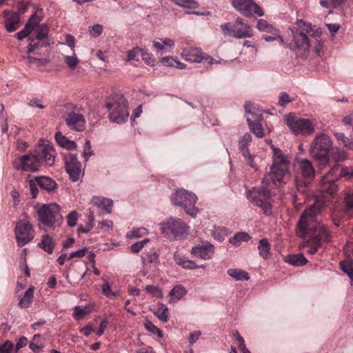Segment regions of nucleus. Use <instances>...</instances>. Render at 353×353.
<instances>
[{
    "label": "nucleus",
    "mask_w": 353,
    "mask_h": 353,
    "mask_svg": "<svg viewBox=\"0 0 353 353\" xmlns=\"http://www.w3.org/2000/svg\"><path fill=\"white\" fill-rule=\"evenodd\" d=\"M272 148V163L262 181L261 188H252L247 192L248 199L265 212L270 210L268 199L271 196L270 188L277 186L289 172L290 160L279 148Z\"/></svg>",
    "instance_id": "obj_1"
},
{
    "label": "nucleus",
    "mask_w": 353,
    "mask_h": 353,
    "mask_svg": "<svg viewBox=\"0 0 353 353\" xmlns=\"http://www.w3.org/2000/svg\"><path fill=\"white\" fill-rule=\"evenodd\" d=\"M321 208L319 203H315L306 208L297 225V235L301 238L307 239L303 248L307 249L305 252L310 254H315L323 242L330 238V232L326 227L316 219L321 212Z\"/></svg>",
    "instance_id": "obj_2"
},
{
    "label": "nucleus",
    "mask_w": 353,
    "mask_h": 353,
    "mask_svg": "<svg viewBox=\"0 0 353 353\" xmlns=\"http://www.w3.org/2000/svg\"><path fill=\"white\" fill-rule=\"evenodd\" d=\"M34 208L38 216V226L40 229L45 231L54 230L62 223L61 208L56 203L43 204L34 206Z\"/></svg>",
    "instance_id": "obj_3"
},
{
    "label": "nucleus",
    "mask_w": 353,
    "mask_h": 353,
    "mask_svg": "<svg viewBox=\"0 0 353 353\" xmlns=\"http://www.w3.org/2000/svg\"><path fill=\"white\" fill-rule=\"evenodd\" d=\"M332 148V141L329 136L321 133L316 135L310 145L309 152L311 157L318 161L323 168L330 163L329 152Z\"/></svg>",
    "instance_id": "obj_4"
},
{
    "label": "nucleus",
    "mask_w": 353,
    "mask_h": 353,
    "mask_svg": "<svg viewBox=\"0 0 353 353\" xmlns=\"http://www.w3.org/2000/svg\"><path fill=\"white\" fill-rule=\"evenodd\" d=\"M105 106L109 111V118L112 122L121 123L127 121L129 117L128 101L123 95L112 97Z\"/></svg>",
    "instance_id": "obj_5"
},
{
    "label": "nucleus",
    "mask_w": 353,
    "mask_h": 353,
    "mask_svg": "<svg viewBox=\"0 0 353 353\" xmlns=\"http://www.w3.org/2000/svg\"><path fill=\"white\" fill-rule=\"evenodd\" d=\"M171 201L173 205L182 207L188 214L196 217L199 210L195 207L197 201L195 194L185 189H179L172 194Z\"/></svg>",
    "instance_id": "obj_6"
},
{
    "label": "nucleus",
    "mask_w": 353,
    "mask_h": 353,
    "mask_svg": "<svg viewBox=\"0 0 353 353\" xmlns=\"http://www.w3.org/2000/svg\"><path fill=\"white\" fill-rule=\"evenodd\" d=\"M189 226L181 219L169 218L161 223L162 233L169 237L181 239L188 233Z\"/></svg>",
    "instance_id": "obj_7"
},
{
    "label": "nucleus",
    "mask_w": 353,
    "mask_h": 353,
    "mask_svg": "<svg viewBox=\"0 0 353 353\" xmlns=\"http://www.w3.org/2000/svg\"><path fill=\"white\" fill-rule=\"evenodd\" d=\"M285 123L288 128L296 134L307 136L314 131V126L310 119L298 117L293 114L285 116Z\"/></svg>",
    "instance_id": "obj_8"
},
{
    "label": "nucleus",
    "mask_w": 353,
    "mask_h": 353,
    "mask_svg": "<svg viewBox=\"0 0 353 353\" xmlns=\"http://www.w3.org/2000/svg\"><path fill=\"white\" fill-rule=\"evenodd\" d=\"M297 25L302 30H292L294 46L297 50H302L303 52V55L305 56L308 52L310 47V41L307 34L311 35L312 27L302 20L298 21Z\"/></svg>",
    "instance_id": "obj_9"
},
{
    "label": "nucleus",
    "mask_w": 353,
    "mask_h": 353,
    "mask_svg": "<svg viewBox=\"0 0 353 353\" xmlns=\"http://www.w3.org/2000/svg\"><path fill=\"white\" fill-rule=\"evenodd\" d=\"M14 234L17 245L22 247L34 239L33 226L28 221H19L16 223Z\"/></svg>",
    "instance_id": "obj_10"
},
{
    "label": "nucleus",
    "mask_w": 353,
    "mask_h": 353,
    "mask_svg": "<svg viewBox=\"0 0 353 353\" xmlns=\"http://www.w3.org/2000/svg\"><path fill=\"white\" fill-rule=\"evenodd\" d=\"M234 8L246 17H251L254 14L262 17L264 12L262 8L254 0H232Z\"/></svg>",
    "instance_id": "obj_11"
},
{
    "label": "nucleus",
    "mask_w": 353,
    "mask_h": 353,
    "mask_svg": "<svg viewBox=\"0 0 353 353\" xmlns=\"http://www.w3.org/2000/svg\"><path fill=\"white\" fill-rule=\"evenodd\" d=\"M13 165L16 170L32 172L38 171L41 166L34 153L19 157Z\"/></svg>",
    "instance_id": "obj_12"
},
{
    "label": "nucleus",
    "mask_w": 353,
    "mask_h": 353,
    "mask_svg": "<svg viewBox=\"0 0 353 353\" xmlns=\"http://www.w3.org/2000/svg\"><path fill=\"white\" fill-rule=\"evenodd\" d=\"M252 103L246 102L244 108L246 114V121L249 128L257 137L262 138L264 136V131L261 123V114H257L252 112L250 110Z\"/></svg>",
    "instance_id": "obj_13"
},
{
    "label": "nucleus",
    "mask_w": 353,
    "mask_h": 353,
    "mask_svg": "<svg viewBox=\"0 0 353 353\" xmlns=\"http://www.w3.org/2000/svg\"><path fill=\"white\" fill-rule=\"evenodd\" d=\"M65 168L70 179L75 182L83 175L81 164L78 161L77 155L68 153L65 155Z\"/></svg>",
    "instance_id": "obj_14"
},
{
    "label": "nucleus",
    "mask_w": 353,
    "mask_h": 353,
    "mask_svg": "<svg viewBox=\"0 0 353 353\" xmlns=\"http://www.w3.org/2000/svg\"><path fill=\"white\" fill-rule=\"evenodd\" d=\"M181 57L185 61L192 63L207 62L212 65L215 63V60L208 54L203 52L199 48H185L181 52Z\"/></svg>",
    "instance_id": "obj_15"
},
{
    "label": "nucleus",
    "mask_w": 353,
    "mask_h": 353,
    "mask_svg": "<svg viewBox=\"0 0 353 353\" xmlns=\"http://www.w3.org/2000/svg\"><path fill=\"white\" fill-rule=\"evenodd\" d=\"M34 153L39 161L40 164L45 163L48 166L54 163L55 150L49 144H39L34 150Z\"/></svg>",
    "instance_id": "obj_16"
},
{
    "label": "nucleus",
    "mask_w": 353,
    "mask_h": 353,
    "mask_svg": "<svg viewBox=\"0 0 353 353\" xmlns=\"http://www.w3.org/2000/svg\"><path fill=\"white\" fill-rule=\"evenodd\" d=\"M253 36V29L251 25L245 23L241 17H237L233 24L232 37L236 39L250 38Z\"/></svg>",
    "instance_id": "obj_17"
},
{
    "label": "nucleus",
    "mask_w": 353,
    "mask_h": 353,
    "mask_svg": "<svg viewBox=\"0 0 353 353\" xmlns=\"http://www.w3.org/2000/svg\"><path fill=\"white\" fill-rule=\"evenodd\" d=\"M190 253L192 256L203 260L211 259L214 254V246L206 241L202 245H197L192 248Z\"/></svg>",
    "instance_id": "obj_18"
},
{
    "label": "nucleus",
    "mask_w": 353,
    "mask_h": 353,
    "mask_svg": "<svg viewBox=\"0 0 353 353\" xmlns=\"http://www.w3.org/2000/svg\"><path fill=\"white\" fill-rule=\"evenodd\" d=\"M65 121L71 130L81 132L85 129V120L81 114L70 112L66 115Z\"/></svg>",
    "instance_id": "obj_19"
},
{
    "label": "nucleus",
    "mask_w": 353,
    "mask_h": 353,
    "mask_svg": "<svg viewBox=\"0 0 353 353\" xmlns=\"http://www.w3.org/2000/svg\"><path fill=\"white\" fill-rule=\"evenodd\" d=\"M3 15L5 18L4 25L7 32H12L19 28L21 21L19 13L5 10Z\"/></svg>",
    "instance_id": "obj_20"
},
{
    "label": "nucleus",
    "mask_w": 353,
    "mask_h": 353,
    "mask_svg": "<svg viewBox=\"0 0 353 353\" xmlns=\"http://www.w3.org/2000/svg\"><path fill=\"white\" fill-rule=\"evenodd\" d=\"M345 254L347 260L341 262L340 267L342 271L345 273L352 281H353V245H348L345 249Z\"/></svg>",
    "instance_id": "obj_21"
},
{
    "label": "nucleus",
    "mask_w": 353,
    "mask_h": 353,
    "mask_svg": "<svg viewBox=\"0 0 353 353\" xmlns=\"http://www.w3.org/2000/svg\"><path fill=\"white\" fill-rule=\"evenodd\" d=\"M35 38L40 43L41 47H46L50 45L48 39L49 32L48 26L46 23L37 26L33 30Z\"/></svg>",
    "instance_id": "obj_22"
},
{
    "label": "nucleus",
    "mask_w": 353,
    "mask_h": 353,
    "mask_svg": "<svg viewBox=\"0 0 353 353\" xmlns=\"http://www.w3.org/2000/svg\"><path fill=\"white\" fill-rule=\"evenodd\" d=\"M296 161L298 165V169L303 176L311 178L314 176L315 170L310 160L307 159H297Z\"/></svg>",
    "instance_id": "obj_23"
},
{
    "label": "nucleus",
    "mask_w": 353,
    "mask_h": 353,
    "mask_svg": "<svg viewBox=\"0 0 353 353\" xmlns=\"http://www.w3.org/2000/svg\"><path fill=\"white\" fill-rule=\"evenodd\" d=\"M319 190L323 193L332 195L337 192L338 185L334 179L323 177L320 183Z\"/></svg>",
    "instance_id": "obj_24"
},
{
    "label": "nucleus",
    "mask_w": 353,
    "mask_h": 353,
    "mask_svg": "<svg viewBox=\"0 0 353 353\" xmlns=\"http://www.w3.org/2000/svg\"><path fill=\"white\" fill-rule=\"evenodd\" d=\"M39 186L48 192H51L57 188V183L54 180L48 176H36Z\"/></svg>",
    "instance_id": "obj_25"
},
{
    "label": "nucleus",
    "mask_w": 353,
    "mask_h": 353,
    "mask_svg": "<svg viewBox=\"0 0 353 353\" xmlns=\"http://www.w3.org/2000/svg\"><path fill=\"white\" fill-rule=\"evenodd\" d=\"M187 294V290L181 285H176L172 288L169 293V302L176 303L181 300Z\"/></svg>",
    "instance_id": "obj_26"
},
{
    "label": "nucleus",
    "mask_w": 353,
    "mask_h": 353,
    "mask_svg": "<svg viewBox=\"0 0 353 353\" xmlns=\"http://www.w3.org/2000/svg\"><path fill=\"white\" fill-rule=\"evenodd\" d=\"M39 247L48 254H52L55 247V242L49 234H44L41 236Z\"/></svg>",
    "instance_id": "obj_27"
},
{
    "label": "nucleus",
    "mask_w": 353,
    "mask_h": 353,
    "mask_svg": "<svg viewBox=\"0 0 353 353\" xmlns=\"http://www.w3.org/2000/svg\"><path fill=\"white\" fill-rule=\"evenodd\" d=\"M92 203L94 205L104 209L108 213H110L112 211L113 202L111 199L101 196H94Z\"/></svg>",
    "instance_id": "obj_28"
},
{
    "label": "nucleus",
    "mask_w": 353,
    "mask_h": 353,
    "mask_svg": "<svg viewBox=\"0 0 353 353\" xmlns=\"http://www.w3.org/2000/svg\"><path fill=\"white\" fill-rule=\"evenodd\" d=\"M285 262L296 266L300 267L305 265L307 260L303 254H290L285 257Z\"/></svg>",
    "instance_id": "obj_29"
},
{
    "label": "nucleus",
    "mask_w": 353,
    "mask_h": 353,
    "mask_svg": "<svg viewBox=\"0 0 353 353\" xmlns=\"http://www.w3.org/2000/svg\"><path fill=\"white\" fill-rule=\"evenodd\" d=\"M152 312L161 321L166 323L168 321V308L164 304L159 303L152 309Z\"/></svg>",
    "instance_id": "obj_30"
},
{
    "label": "nucleus",
    "mask_w": 353,
    "mask_h": 353,
    "mask_svg": "<svg viewBox=\"0 0 353 353\" xmlns=\"http://www.w3.org/2000/svg\"><path fill=\"white\" fill-rule=\"evenodd\" d=\"M55 140L61 147L65 148L68 150H73L77 148V144L74 141L68 139L60 132H57L55 134Z\"/></svg>",
    "instance_id": "obj_31"
},
{
    "label": "nucleus",
    "mask_w": 353,
    "mask_h": 353,
    "mask_svg": "<svg viewBox=\"0 0 353 353\" xmlns=\"http://www.w3.org/2000/svg\"><path fill=\"white\" fill-rule=\"evenodd\" d=\"M227 273L236 281H248L250 279L248 273L241 269L230 268L228 270Z\"/></svg>",
    "instance_id": "obj_32"
},
{
    "label": "nucleus",
    "mask_w": 353,
    "mask_h": 353,
    "mask_svg": "<svg viewBox=\"0 0 353 353\" xmlns=\"http://www.w3.org/2000/svg\"><path fill=\"white\" fill-rule=\"evenodd\" d=\"M174 259L176 264L187 270L197 269L198 265L194 261L189 260L185 257L180 256L179 255L174 254Z\"/></svg>",
    "instance_id": "obj_33"
},
{
    "label": "nucleus",
    "mask_w": 353,
    "mask_h": 353,
    "mask_svg": "<svg viewBox=\"0 0 353 353\" xmlns=\"http://www.w3.org/2000/svg\"><path fill=\"white\" fill-rule=\"evenodd\" d=\"M271 246L267 239H262L258 245L259 254L264 259H268L270 254Z\"/></svg>",
    "instance_id": "obj_34"
},
{
    "label": "nucleus",
    "mask_w": 353,
    "mask_h": 353,
    "mask_svg": "<svg viewBox=\"0 0 353 353\" xmlns=\"http://www.w3.org/2000/svg\"><path fill=\"white\" fill-rule=\"evenodd\" d=\"M34 296V287L31 286L25 292L23 296L19 301V306L21 308L28 307L32 301Z\"/></svg>",
    "instance_id": "obj_35"
},
{
    "label": "nucleus",
    "mask_w": 353,
    "mask_h": 353,
    "mask_svg": "<svg viewBox=\"0 0 353 353\" xmlns=\"http://www.w3.org/2000/svg\"><path fill=\"white\" fill-rule=\"evenodd\" d=\"M251 239L250 236L243 232L236 233L234 236L229 239V242L237 247L239 246L241 242H247Z\"/></svg>",
    "instance_id": "obj_36"
},
{
    "label": "nucleus",
    "mask_w": 353,
    "mask_h": 353,
    "mask_svg": "<svg viewBox=\"0 0 353 353\" xmlns=\"http://www.w3.org/2000/svg\"><path fill=\"white\" fill-rule=\"evenodd\" d=\"M178 6L187 9H196L199 8V3L195 0H170Z\"/></svg>",
    "instance_id": "obj_37"
},
{
    "label": "nucleus",
    "mask_w": 353,
    "mask_h": 353,
    "mask_svg": "<svg viewBox=\"0 0 353 353\" xmlns=\"http://www.w3.org/2000/svg\"><path fill=\"white\" fill-rule=\"evenodd\" d=\"M63 61L72 71L74 70L79 63V59L77 58L74 52L72 56L65 55L63 57Z\"/></svg>",
    "instance_id": "obj_38"
},
{
    "label": "nucleus",
    "mask_w": 353,
    "mask_h": 353,
    "mask_svg": "<svg viewBox=\"0 0 353 353\" xmlns=\"http://www.w3.org/2000/svg\"><path fill=\"white\" fill-rule=\"evenodd\" d=\"M91 312H92V307L90 306H85L84 307H81L80 306H76L74 307L73 316L76 320H80L84 316L88 314Z\"/></svg>",
    "instance_id": "obj_39"
},
{
    "label": "nucleus",
    "mask_w": 353,
    "mask_h": 353,
    "mask_svg": "<svg viewBox=\"0 0 353 353\" xmlns=\"http://www.w3.org/2000/svg\"><path fill=\"white\" fill-rule=\"evenodd\" d=\"M239 150L244 157L246 163L251 168L256 170V165L254 161V157L250 154L248 147L239 148Z\"/></svg>",
    "instance_id": "obj_40"
},
{
    "label": "nucleus",
    "mask_w": 353,
    "mask_h": 353,
    "mask_svg": "<svg viewBox=\"0 0 353 353\" xmlns=\"http://www.w3.org/2000/svg\"><path fill=\"white\" fill-rule=\"evenodd\" d=\"M42 10H37L30 18L26 24H29V27L34 30L35 27L39 26V22L42 20Z\"/></svg>",
    "instance_id": "obj_41"
},
{
    "label": "nucleus",
    "mask_w": 353,
    "mask_h": 353,
    "mask_svg": "<svg viewBox=\"0 0 353 353\" xmlns=\"http://www.w3.org/2000/svg\"><path fill=\"white\" fill-rule=\"evenodd\" d=\"M332 157L336 162L344 161L347 159V153L344 150L335 148L332 152Z\"/></svg>",
    "instance_id": "obj_42"
},
{
    "label": "nucleus",
    "mask_w": 353,
    "mask_h": 353,
    "mask_svg": "<svg viewBox=\"0 0 353 353\" xmlns=\"http://www.w3.org/2000/svg\"><path fill=\"white\" fill-rule=\"evenodd\" d=\"M256 28L259 31L267 32L270 33H273L276 30L270 23H268L265 19H259L256 24Z\"/></svg>",
    "instance_id": "obj_43"
},
{
    "label": "nucleus",
    "mask_w": 353,
    "mask_h": 353,
    "mask_svg": "<svg viewBox=\"0 0 353 353\" xmlns=\"http://www.w3.org/2000/svg\"><path fill=\"white\" fill-rule=\"evenodd\" d=\"M335 137L336 139L342 141L343 145L349 149L353 150V140L347 137L343 133L336 132L335 133Z\"/></svg>",
    "instance_id": "obj_44"
},
{
    "label": "nucleus",
    "mask_w": 353,
    "mask_h": 353,
    "mask_svg": "<svg viewBox=\"0 0 353 353\" xmlns=\"http://www.w3.org/2000/svg\"><path fill=\"white\" fill-rule=\"evenodd\" d=\"M345 0H319L320 5L325 8H336L340 6Z\"/></svg>",
    "instance_id": "obj_45"
},
{
    "label": "nucleus",
    "mask_w": 353,
    "mask_h": 353,
    "mask_svg": "<svg viewBox=\"0 0 353 353\" xmlns=\"http://www.w3.org/2000/svg\"><path fill=\"white\" fill-rule=\"evenodd\" d=\"M102 293L108 298L114 299L119 295V291L113 292L108 282L103 283L101 286Z\"/></svg>",
    "instance_id": "obj_46"
},
{
    "label": "nucleus",
    "mask_w": 353,
    "mask_h": 353,
    "mask_svg": "<svg viewBox=\"0 0 353 353\" xmlns=\"http://www.w3.org/2000/svg\"><path fill=\"white\" fill-rule=\"evenodd\" d=\"M148 233V230L145 228H135L128 232L126 236L129 239L139 238Z\"/></svg>",
    "instance_id": "obj_47"
},
{
    "label": "nucleus",
    "mask_w": 353,
    "mask_h": 353,
    "mask_svg": "<svg viewBox=\"0 0 353 353\" xmlns=\"http://www.w3.org/2000/svg\"><path fill=\"white\" fill-rule=\"evenodd\" d=\"M225 228H214L212 230V235L215 240L221 242L225 239L226 233L225 232Z\"/></svg>",
    "instance_id": "obj_48"
},
{
    "label": "nucleus",
    "mask_w": 353,
    "mask_h": 353,
    "mask_svg": "<svg viewBox=\"0 0 353 353\" xmlns=\"http://www.w3.org/2000/svg\"><path fill=\"white\" fill-rule=\"evenodd\" d=\"M145 290L147 292L151 294L154 297L159 299L163 298V292L157 286L148 285L145 286Z\"/></svg>",
    "instance_id": "obj_49"
},
{
    "label": "nucleus",
    "mask_w": 353,
    "mask_h": 353,
    "mask_svg": "<svg viewBox=\"0 0 353 353\" xmlns=\"http://www.w3.org/2000/svg\"><path fill=\"white\" fill-rule=\"evenodd\" d=\"M145 329L152 333L153 334H157L159 338L163 336L162 331L155 326L151 321H147L145 324Z\"/></svg>",
    "instance_id": "obj_50"
},
{
    "label": "nucleus",
    "mask_w": 353,
    "mask_h": 353,
    "mask_svg": "<svg viewBox=\"0 0 353 353\" xmlns=\"http://www.w3.org/2000/svg\"><path fill=\"white\" fill-rule=\"evenodd\" d=\"M345 207L347 211H353V190L348 191L345 195Z\"/></svg>",
    "instance_id": "obj_51"
},
{
    "label": "nucleus",
    "mask_w": 353,
    "mask_h": 353,
    "mask_svg": "<svg viewBox=\"0 0 353 353\" xmlns=\"http://www.w3.org/2000/svg\"><path fill=\"white\" fill-rule=\"evenodd\" d=\"M143 263L147 260L150 263H157L159 262V256L154 250H150L142 257Z\"/></svg>",
    "instance_id": "obj_52"
},
{
    "label": "nucleus",
    "mask_w": 353,
    "mask_h": 353,
    "mask_svg": "<svg viewBox=\"0 0 353 353\" xmlns=\"http://www.w3.org/2000/svg\"><path fill=\"white\" fill-rule=\"evenodd\" d=\"M291 101H292V99L290 95L287 92H283L279 95L278 105L281 107H285L287 103Z\"/></svg>",
    "instance_id": "obj_53"
},
{
    "label": "nucleus",
    "mask_w": 353,
    "mask_h": 353,
    "mask_svg": "<svg viewBox=\"0 0 353 353\" xmlns=\"http://www.w3.org/2000/svg\"><path fill=\"white\" fill-rule=\"evenodd\" d=\"M29 185L32 198H36L39 192L37 188V186H39V185L36 177L30 179Z\"/></svg>",
    "instance_id": "obj_54"
},
{
    "label": "nucleus",
    "mask_w": 353,
    "mask_h": 353,
    "mask_svg": "<svg viewBox=\"0 0 353 353\" xmlns=\"http://www.w3.org/2000/svg\"><path fill=\"white\" fill-rule=\"evenodd\" d=\"M78 219V214L75 211L70 212L66 216L68 225L70 227H74L77 224Z\"/></svg>",
    "instance_id": "obj_55"
},
{
    "label": "nucleus",
    "mask_w": 353,
    "mask_h": 353,
    "mask_svg": "<svg viewBox=\"0 0 353 353\" xmlns=\"http://www.w3.org/2000/svg\"><path fill=\"white\" fill-rule=\"evenodd\" d=\"M252 136L249 133H245L241 137V139L239 141V148H248V143L252 141Z\"/></svg>",
    "instance_id": "obj_56"
},
{
    "label": "nucleus",
    "mask_w": 353,
    "mask_h": 353,
    "mask_svg": "<svg viewBox=\"0 0 353 353\" xmlns=\"http://www.w3.org/2000/svg\"><path fill=\"white\" fill-rule=\"evenodd\" d=\"M32 31L33 30L29 27V24H26L24 28L17 33V38L19 40H22L27 37Z\"/></svg>",
    "instance_id": "obj_57"
},
{
    "label": "nucleus",
    "mask_w": 353,
    "mask_h": 353,
    "mask_svg": "<svg viewBox=\"0 0 353 353\" xmlns=\"http://www.w3.org/2000/svg\"><path fill=\"white\" fill-rule=\"evenodd\" d=\"M340 170V165H334L330 172L325 175L323 177H328V179H334L336 182L339 179H336V176H339Z\"/></svg>",
    "instance_id": "obj_58"
},
{
    "label": "nucleus",
    "mask_w": 353,
    "mask_h": 353,
    "mask_svg": "<svg viewBox=\"0 0 353 353\" xmlns=\"http://www.w3.org/2000/svg\"><path fill=\"white\" fill-rule=\"evenodd\" d=\"M148 241L149 239H146L141 241L136 242L130 246V250L134 253H138Z\"/></svg>",
    "instance_id": "obj_59"
},
{
    "label": "nucleus",
    "mask_w": 353,
    "mask_h": 353,
    "mask_svg": "<svg viewBox=\"0 0 353 353\" xmlns=\"http://www.w3.org/2000/svg\"><path fill=\"white\" fill-rule=\"evenodd\" d=\"M92 150L91 147V143L89 140H87L84 145L83 156L85 157V160L92 155Z\"/></svg>",
    "instance_id": "obj_60"
},
{
    "label": "nucleus",
    "mask_w": 353,
    "mask_h": 353,
    "mask_svg": "<svg viewBox=\"0 0 353 353\" xmlns=\"http://www.w3.org/2000/svg\"><path fill=\"white\" fill-rule=\"evenodd\" d=\"M153 47L157 50V52L162 53L170 51L169 50L166 49L165 47L164 46L162 39H159V41H154Z\"/></svg>",
    "instance_id": "obj_61"
},
{
    "label": "nucleus",
    "mask_w": 353,
    "mask_h": 353,
    "mask_svg": "<svg viewBox=\"0 0 353 353\" xmlns=\"http://www.w3.org/2000/svg\"><path fill=\"white\" fill-rule=\"evenodd\" d=\"M220 28L223 30L224 35L232 37L233 25L230 23H224L221 25Z\"/></svg>",
    "instance_id": "obj_62"
},
{
    "label": "nucleus",
    "mask_w": 353,
    "mask_h": 353,
    "mask_svg": "<svg viewBox=\"0 0 353 353\" xmlns=\"http://www.w3.org/2000/svg\"><path fill=\"white\" fill-rule=\"evenodd\" d=\"M352 170L350 168L347 167L341 168L339 170V176H336V179H340L341 177H346L352 178L353 176H352Z\"/></svg>",
    "instance_id": "obj_63"
},
{
    "label": "nucleus",
    "mask_w": 353,
    "mask_h": 353,
    "mask_svg": "<svg viewBox=\"0 0 353 353\" xmlns=\"http://www.w3.org/2000/svg\"><path fill=\"white\" fill-rule=\"evenodd\" d=\"M13 348V343L10 341H6L3 345H0V353H10Z\"/></svg>",
    "instance_id": "obj_64"
}]
</instances>
